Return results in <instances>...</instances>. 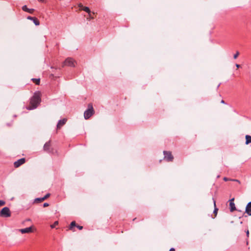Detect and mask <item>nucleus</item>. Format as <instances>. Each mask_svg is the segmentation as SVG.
<instances>
[{"mask_svg": "<svg viewBox=\"0 0 251 251\" xmlns=\"http://www.w3.org/2000/svg\"><path fill=\"white\" fill-rule=\"evenodd\" d=\"M232 181H235V182H238L240 183V181L237 179H231Z\"/></svg>", "mask_w": 251, "mask_h": 251, "instance_id": "nucleus-28", "label": "nucleus"}, {"mask_svg": "<svg viewBox=\"0 0 251 251\" xmlns=\"http://www.w3.org/2000/svg\"><path fill=\"white\" fill-rule=\"evenodd\" d=\"M41 94L40 91L35 92L30 99V106L27 109L32 110L36 108L41 102Z\"/></svg>", "mask_w": 251, "mask_h": 251, "instance_id": "nucleus-1", "label": "nucleus"}, {"mask_svg": "<svg viewBox=\"0 0 251 251\" xmlns=\"http://www.w3.org/2000/svg\"><path fill=\"white\" fill-rule=\"evenodd\" d=\"M247 236H249V230H248L247 231Z\"/></svg>", "mask_w": 251, "mask_h": 251, "instance_id": "nucleus-31", "label": "nucleus"}, {"mask_svg": "<svg viewBox=\"0 0 251 251\" xmlns=\"http://www.w3.org/2000/svg\"><path fill=\"white\" fill-rule=\"evenodd\" d=\"M89 18L90 19H93V17H92V15H91V16H89Z\"/></svg>", "mask_w": 251, "mask_h": 251, "instance_id": "nucleus-32", "label": "nucleus"}, {"mask_svg": "<svg viewBox=\"0 0 251 251\" xmlns=\"http://www.w3.org/2000/svg\"><path fill=\"white\" fill-rule=\"evenodd\" d=\"M169 251H175V249L174 248H171L170 249Z\"/></svg>", "mask_w": 251, "mask_h": 251, "instance_id": "nucleus-29", "label": "nucleus"}, {"mask_svg": "<svg viewBox=\"0 0 251 251\" xmlns=\"http://www.w3.org/2000/svg\"><path fill=\"white\" fill-rule=\"evenodd\" d=\"M95 113L93 105L92 103H89L88 108L84 112V117L85 119H89Z\"/></svg>", "mask_w": 251, "mask_h": 251, "instance_id": "nucleus-2", "label": "nucleus"}, {"mask_svg": "<svg viewBox=\"0 0 251 251\" xmlns=\"http://www.w3.org/2000/svg\"><path fill=\"white\" fill-rule=\"evenodd\" d=\"M246 212L249 215L251 216V202L248 203L246 207Z\"/></svg>", "mask_w": 251, "mask_h": 251, "instance_id": "nucleus-13", "label": "nucleus"}, {"mask_svg": "<svg viewBox=\"0 0 251 251\" xmlns=\"http://www.w3.org/2000/svg\"><path fill=\"white\" fill-rule=\"evenodd\" d=\"M25 162V159L24 158H21L17 161H15L14 163V166L15 168H18L21 165L24 164Z\"/></svg>", "mask_w": 251, "mask_h": 251, "instance_id": "nucleus-7", "label": "nucleus"}, {"mask_svg": "<svg viewBox=\"0 0 251 251\" xmlns=\"http://www.w3.org/2000/svg\"><path fill=\"white\" fill-rule=\"evenodd\" d=\"M45 201L44 199H43V198H36L35 200V202H42L43 201Z\"/></svg>", "mask_w": 251, "mask_h": 251, "instance_id": "nucleus-19", "label": "nucleus"}, {"mask_svg": "<svg viewBox=\"0 0 251 251\" xmlns=\"http://www.w3.org/2000/svg\"><path fill=\"white\" fill-rule=\"evenodd\" d=\"M82 10L85 11L86 12L88 13V15H89V16H91V10L89 7L84 6V7L82 9Z\"/></svg>", "mask_w": 251, "mask_h": 251, "instance_id": "nucleus-15", "label": "nucleus"}, {"mask_svg": "<svg viewBox=\"0 0 251 251\" xmlns=\"http://www.w3.org/2000/svg\"><path fill=\"white\" fill-rule=\"evenodd\" d=\"M222 103H224V101L223 100H222Z\"/></svg>", "mask_w": 251, "mask_h": 251, "instance_id": "nucleus-34", "label": "nucleus"}, {"mask_svg": "<svg viewBox=\"0 0 251 251\" xmlns=\"http://www.w3.org/2000/svg\"><path fill=\"white\" fill-rule=\"evenodd\" d=\"M236 67H237V68H239L240 67V65H239V64H236Z\"/></svg>", "mask_w": 251, "mask_h": 251, "instance_id": "nucleus-30", "label": "nucleus"}, {"mask_svg": "<svg viewBox=\"0 0 251 251\" xmlns=\"http://www.w3.org/2000/svg\"><path fill=\"white\" fill-rule=\"evenodd\" d=\"M50 196V194L49 193H48L43 198V199H44V200H45L46 199H47L48 198H49Z\"/></svg>", "mask_w": 251, "mask_h": 251, "instance_id": "nucleus-23", "label": "nucleus"}, {"mask_svg": "<svg viewBox=\"0 0 251 251\" xmlns=\"http://www.w3.org/2000/svg\"><path fill=\"white\" fill-rule=\"evenodd\" d=\"M234 198H232L229 200L230 210L231 212H233L236 210V207L234 203Z\"/></svg>", "mask_w": 251, "mask_h": 251, "instance_id": "nucleus-10", "label": "nucleus"}, {"mask_svg": "<svg viewBox=\"0 0 251 251\" xmlns=\"http://www.w3.org/2000/svg\"><path fill=\"white\" fill-rule=\"evenodd\" d=\"M22 10L24 11H25V12H27L28 13H29L30 14H32L33 13V12L34 11V9H29L28 8H27V6L26 5H24L23 7H22Z\"/></svg>", "mask_w": 251, "mask_h": 251, "instance_id": "nucleus-12", "label": "nucleus"}, {"mask_svg": "<svg viewBox=\"0 0 251 251\" xmlns=\"http://www.w3.org/2000/svg\"><path fill=\"white\" fill-rule=\"evenodd\" d=\"M239 54V52L238 51H237L236 53L233 56L234 59H236L238 57Z\"/></svg>", "mask_w": 251, "mask_h": 251, "instance_id": "nucleus-22", "label": "nucleus"}, {"mask_svg": "<svg viewBox=\"0 0 251 251\" xmlns=\"http://www.w3.org/2000/svg\"><path fill=\"white\" fill-rule=\"evenodd\" d=\"M58 224V221H55L52 225H50V227L51 228H53L55 227V226Z\"/></svg>", "mask_w": 251, "mask_h": 251, "instance_id": "nucleus-20", "label": "nucleus"}, {"mask_svg": "<svg viewBox=\"0 0 251 251\" xmlns=\"http://www.w3.org/2000/svg\"><path fill=\"white\" fill-rule=\"evenodd\" d=\"M214 213L215 214V216H216L217 214L218 209L216 208V201L214 200Z\"/></svg>", "mask_w": 251, "mask_h": 251, "instance_id": "nucleus-18", "label": "nucleus"}, {"mask_svg": "<svg viewBox=\"0 0 251 251\" xmlns=\"http://www.w3.org/2000/svg\"><path fill=\"white\" fill-rule=\"evenodd\" d=\"M49 205V203H47V202L44 203V204H43V206H44V207H47V206H48Z\"/></svg>", "mask_w": 251, "mask_h": 251, "instance_id": "nucleus-26", "label": "nucleus"}, {"mask_svg": "<svg viewBox=\"0 0 251 251\" xmlns=\"http://www.w3.org/2000/svg\"><path fill=\"white\" fill-rule=\"evenodd\" d=\"M78 7L81 9V10H82V9L84 7V6L81 3H79L78 4Z\"/></svg>", "mask_w": 251, "mask_h": 251, "instance_id": "nucleus-25", "label": "nucleus"}, {"mask_svg": "<svg viewBox=\"0 0 251 251\" xmlns=\"http://www.w3.org/2000/svg\"><path fill=\"white\" fill-rule=\"evenodd\" d=\"M43 149L45 151L48 153H53V149L51 147V143L50 140L45 144Z\"/></svg>", "mask_w": 251, "mask_h": 251, "instance_id": "nucleus-6", "label": "nucleus"}, {"mask_svg": "<svg viewBox=\"0 0 251 251\" xmlns=\"http://www.w3.org/2000/svg\"><path fill=\"white\" fill-rule=\"evenodd\" d=\"M224 180L225 181H228V180H231V179H229V178H228L227 177H226L224 178Z\"/></svg>", "mask_w": 251, "mask_h": 251, "instance_id": "nucleus-27", "label": "nucleus"}, {"mask_svg": "<svg viewBox=\"0 0 251 251\" xmlns=\"http://www.w3.org/2000/svg\"><path fill=\"white\" fill-rule=\"evenodd\" d=\"M67 120L66 118H64L63 119L60 120L56 126L57 129H60L66 123Z\"/></svg>", "mask_w": 251, "mask_h": 251, "instance_id": "nucleus-8", "label": "nucleus"}, {"mask_svg": "<svg viewBox=\"0 0 251 251\" xmlns=\"http://www.w3.org/2000/svg\"><path fill=\"white\" fill-rule=\"evenodd\" d=\"M11 216V212L9 208L7 207L3 208L0 211V216L2 217H9Z\"/></svg>", "mask_w": 251, "mask_h": 251, "instance_id": "nucleus-4", "label": "nucleus"}, {"mask_svg": "<svg viewBox=\"0 0 251 251\" xmlns=\"http://www.w3.org/2000/svg\"><path fill=\"white\" fill-rule=\"evenodd\" d=\"M5 202L2 200H0V207L4 205Z\"/></svg>", "mask_w": 251, "mask_h": 251, "instance_id": "nucleus-21", "label": "nucleus"}, {"mask_svg": "<svg viewBox=\"0 0 251 251\" xmlns=\"http://www.w3.org/2000/svg\"><path fill=\"white\" fill-rule=\"evenodd\" d=\"M76 227L78 228L79 230H81L83 229V226L79 225H76Z\"/></svg>", "mask_w": 251, "mask_h": 251, "instance_id": "nucleus-24", "label": "nucleus"}, {"mask_svg": "<svg viewBox=\"0 0 251 251\" xmlns=\"http://www.w3.org/2000/svg\"><path fill=\"white\" fill-rule=\"evenodd\" d=\"M39 1L42 2L43 1V0H38Z\"/></svg>", "mask_w": 251, "mask_h": 251, "instance_id": "nucleus-33", "label": "nucleus"}, {"mask_svg": "<svg viewBox=\"0 0 251 251\" xmlns=\"http://www.w3.org/2000/svg\"><path fill=\"white\" fill-rule=\"evenodd\" d=\"M246 144L248 145L251 143V136L247 135L245 136Z\"/></svg>", "mask_w": 251, "mask_h": 251, "instance_id": "nucleus-14", "label": "nucleus"}, {"mask_svg": "<svg viewBox=\"0 0 251 251\" xmlns=\"http://www.w3.org/2000/svg\"><path fill=\"white\" fill-rule=\"evenodd\" d=\"M76 62L73 58L68 57L63 63L62 67L65 66L74 67L75 66Z\"/></svg>", "mask_w": 251, "mask_h": 251, "instance_id": "nucleus-3", "label": "nucleus"}, {"mask_svg": "<svg viewBox=\"0 0 251 251\" xmlns=\"http://www.w3.org/2000/svg\"><path fill=\"white\" fill-rule=\"evenodd\" d=\"M76 226V223L75 221H73L71 222L70 225V229L71 230H73V228L75 226Z\"/></svg>", "mask_w": 251, "mask_h": 251, "instance_id": "nucleus-17", "label": "nucleus"}, {"mask_svg": "<svg viewBox=\"0 0 251 251\" xmlns=\"http://www.w3.org/2000/svg\"><path fill=\"white\" fill-rule=\"evenodd\" d=\"M19 231L23 234L31 233L33 232L32 226L28 227L25 228L20 229Z\"/></svg>", "mask_w": 251, "mask_h": 251, "instance_id": "nucleus-9", "label": "nucleus"}, {"mask_svg": "<svg viewBox=\"0 0 251 251\" xmlns=\"http://www.w3.org/2000/svg\"><path fill=\"white\" fill-rule=\"evenodd\" d=\"M32 81L35 83L36 85H39L40 79V78H32Z\"/></svg>", "mask_w": 251, "mask_h": 251, "instance_id": "nucleus-16", "label": "nucleus"}, {"mask_svg": "<svg viewBox=\"0 0 251 251\" xmlns=\"http://www.w3.org/2000/svg\"><path fill=\"white\" fill-rule=\"evenodd\" d=\"M163 154L164 155V159L168 162H172L173 161L174 157L172 154L171 152L168 151H164Z\"/></svg>", "mask_w": 251, "mask_h": 251, "instance_id": "nucleus-5", "label": "nucleus"}, {"mask_svg": "<svg viewBox=\"0 0 251 251\" xmlns=\"http://www.w3.org/2000/svg\"><path fill=\"white\" fill-rule=\"evenodd\" d=\"M27 19H28V20H31L32 21H33V22L34 23V24L36 25H40L39 21L36 17L28 16L27 17Z\"/></svg>", "mask_w": 251, "mask_h": 251, "instance_id": "nucleus-11", "label": "nucleus"}]
</instances>
